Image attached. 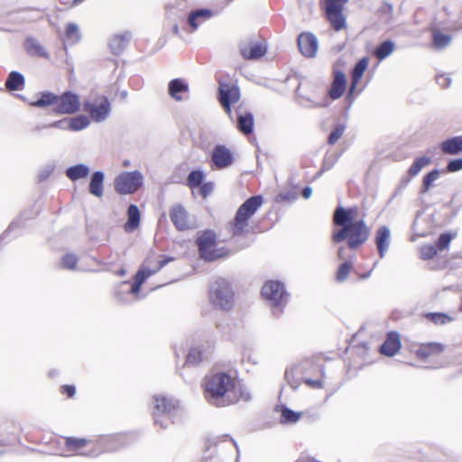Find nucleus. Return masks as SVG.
Here are the masks:
<instances>
[{
  "label": "nucleus",
  "mask_w": 462,
  "mask_h": 462,
  "mask_svg": "<svg viewBox=\"0 0 462 462\" xmlns=\"http://www.w3.org/2000/svg\"><path fill=\"white\" fill-rule=\"evenodd\" d=\"M207 402L216 407H226L238 402L236 381L226 372L207 375L203 382Z\"/></svg>",
  "instance_id": "f257e3e1"
},
{
  "label": "nucleus",
  "mask_w": 462,
  "mask_h": 462,
  "mask_svg": "<svg viewBox=\"0 0 462 462\" xmlns=\"http://www.w3.org/2000/svg\"><path fill=\"white\" fill-rule=\"evenodd\" d=\"M263 204L261 195L252 196L247 199L236 210L235 218L230 224L229 229L233 236L245 235L248 230V220Z\"/></svg>",
  "instance_id": "f03ea898"
},
{
  "label": "nucleus",
  "mask_w": 462,
  "mask_h": 462,
  "mask_svg": "<svg viewBox=\"0 0 462 462\" xmlns=\"http://www.w3.org/2000/svg\"><path fill=\"white\" fill-rule=\"evenodd\" d=\"M234 291L228 281L217 278L209 288V299L212 304L222 310H228L234 305Z\"/></svg>",
  "instance_id": "7ed1b4c3"
},
{
  "label": "nucleus",
  "mask_w": 462,
  "mask_h": 462,
  "mask_svg": "<svg viewBox=\"0 0 462 462\" xmlns=\"http://www.w3.org/2000/svg\"><path fill=\"white\" fill-rule=\"evenodd\" d=\"M356 208H345L338 205L333 213V224L339 226L340 229L332 233V241L339 244L346 239L348 227L355 224Z\"/></svg>",
  "instance_id": "20e7f679"
},
{
  "label": "nucleus",
  "mask_w": 462,
  "mask_h": 462,
  "mask_svg": "<svg viewBox=\"0 0 462 462\" xmlns=\"http://www.w3.org/2000/svg\"><path fill=\"white\" fill-rule=\"evenodd\" d=\"M179 402L173 398H168L162 394L153 396V416L154 423L160 425L161 428L166 429L171 422Z\"/></svg>",
  "instance_id": "39448f33"
},
{
  "label": "nucleus",
  "mask_w": 462,
  "mask_h": 462,
  "mask_svg": "<svg viewBox=\"0 0 462 462\" xmlns=\"http://www.w3.org/2000/svg\"><path fill=\"white\" fill-rule=\"evenodd\" d=\"M223 441H230L229 453L221 443L210 445L205 451L204 462H237L238 447L237 443L228 435L221 437Z\"/></svg>",
  "instance_id": "423d86ee"
},
{
  "label": "nucleus",
  "mask_w": 462,
  "mask_h": 462,
  "mask_svg": "<svg viewBox=\"0 0 462 462\" xmlns=\"http://www.w3.org/2000/svg\"><path fill=\"white\" fill-rule=\"evenodd\" d=\"M217 235L213 230L202 232L196 239L199 256L207 262H212L226 254L224 248L216 249Z\"/></svg>",
  "instance_id": "0eeeda50"
},
{
  "label": "nucleus",
  "mask_w": 462,
  "mask_h": 462,
  "mask_svg": "<svg viewBox=\"0 0 462 462\" xmlns=\"http://www.w3.org/2000/svg\"><path fill=\"white\" fill-rule=\"evenodd\" d=\"M261 293L263 298L279 312H281L279 308L285 305L289 297L284 284L280 281L273 280L267 281L263 284Z\"/></svg>",
  "instance_id": "6e6552de"
},
{
  "label": "nucleus",
  "mask_w": 462,
  "mask_h": 462,
  "mask_svg": "<svg viewBox=\"0 0 462 462\" xmlns=\"http://www.w3.org/2000/svg\"><path fill=\"white\" fill-rule=\"evenodd\" d=\"M143 183V176L139 171H125L115 179V189L118 194L126 195L136 192Z\"/></svg>",
  "instance_id": "1a4fd4ad"
},
{
  "label": "nucleus",
  "mask_w": 462,
  "mask_h": 462,
  "mask_svg": "<svg viewBox=\"0 0 462 462\" xmlns=\"http://www.w3.org/2000/svg\"><path fill=\"white\" fill-rule=\"evenodd\" d=\"M240 99V89L238 86L223 80H218L217 101L223 107L226 114L232 119V105Z\"/></svg>",
  "instance_id": "9d476101"
},
{
  "label": "nucleus",
  "mask_w": 462,
  "mask_h": 462,
  "mask_svg": "<svg viewBox=\"0 0 462 462\" xmlns=\"http://www.w3.org/2000/svg\"><path fill=\"white\" fill-rule=\"evenodd\" d=\"M349 0H324L325 14L332 28L339 32L346 27V17L343 14L345 4Z\"/></svg>",
  "instance_id": "9b49d317"
},
{
  "label": "nucleus",
  "mask_w": 462,
  "mask_h": 462,
  "mask_svg": "<svg viewBox=\"0 0 462 462\" xmlns=\"http://www.w3.org/2000/svg\"><path fill=\"white\" fill-rule=\"evenodd\" d=\"M370 236V229L364 219L356 220L350 227H348L346 239L347 245L350 249L356 250L364 245Z\"/></svg>",
  "instance_id": "f8f14e48"
},
{
  "label": "nucleus",
  "mask_w": 462,
  "mask_h": 462,
  "mask_svg": "<svg viewBox=\"0 0 462 462\" xmlns=\"http://www.w3.org/2000/svg\"><path fill=\"white\" fill-rule=\"evenodd\" d=\"M79 109L80 100L79 95L72 91H65L60 96H58L53 112L56 115H72Z\"/></svg>",
  "instance_id": "ddd939ff"
},
{
  "label": "nucleus",
  "mask_w": 462,
  "mask_h": 462,
  "mask_svg": "<svg viewBox=\"0 0 462 462\" xmlns=\"http://www.w3.org/2000/svg\"><path fill=\"white\" fill-rule=\"evenodd\" d=\"M267 49L265 42H256L253 38L243 40L239 43L240 54L247 60H254L263 57Z\"/></svg>",
  "instance_id": "4468645a"
},
{
  "label": "nucleus",
  "mask_w": 462,
  "mask_h": 462,
  "mask_svg": "<svg viewBox=\"0 0 462 462\" xmlns=\"http://www.w3.org/2000/svg\"><path fill=\"white\" fill-rule=\"evenodd\" d=\"M297 44L301 55L306 58H314L317 55L319 41L316 35L310 32L300 33L297 39Z\"/></svg>",
  "instance_id": "2eb2a0df"
},
{
  "label": "nucleus",
  "mask_w": 462,
  "mask_h": 462,
  "mask_svg": "<svg viewBox=\"0 0 462 462\" xmlns=\"http://www.w3.org/2000/svg\"><path fill=\"white\" fill-rule=\"evenodd\" d=\"M84 110L88 112L94 122L105 121L110 114L111 105L106 97H103L100 104L96 105L90 101L83 104Z\"/></svg>",
  "instance_id": "dca6fc26"
},
{
  "label": "nucleus",
  "mask_w": 462,
  "mask_h": 462,
  "mask_svg": "<svg viewBox=\"0 0 462 462\" xmlns=\"http://www.w3.org/2000/svg\"><path fill=\"white\" fill-rule=\"evenodd\" d=\"M174 260L173 257L168 256L162 260H160L157 265L152 269L150 268L151 258L147 257L143 263L141 265L140 269L136 273L134 276V282L143 284V282L152 274H155L158 271L167 265L169 263Z\"/></svg>",
  "instance_id": "f3484780"
},
{
  "label": "nucleus",
  "mask_w": 462,
  "mask_h": 462,
  "mask_svg": "<svg viewBox=\"0 0 462 462\" xmlns=\"http://www.w3.org/2000/svg\"><path fill=\"white\" fill-rule=\"evenodd\" d=\"M170 219L178 231L191 228L189 221V213L181 204H175L170 208Z\"/></svg>",
  "instance_id": "a211bd4d"
},
{
  "label": "nucleus",
  "mask_w": 462,
  "mask_h": 462,
  "mask_svg": "<svg viewBox=\"0 0 462 462\" xmlns=\"http://www.w3.org/2000/svg\"><path fill=\"white\" fill-rule=\"evenodd\" d=\"M211 159L217 169H226L231 166L235 161L231 150L223 144H217L214 147Z\"/></svg>",
  "instance_id": "6ab92c4d"
},
{
  "label": "nucleus",
  "mask_w": 462,
  "mask_h": 462,
  "mask_svg": "<svg viewBox=\"0 0 462 462\" xmlns=\"http://www.w3.org/2000/svg\"><path fill=\"white\" fill-rule=\"evenodd\" d=\"M369 63V59L367 57H364L359 60L353 68L351 73V84L347 92L346 98L350 101H353L354 97L356 95V90L358 83L360 82L365 70L367 69Z\"/></svg>",
  "instance_id": "aec40b11"
},
{
  "label": "nucleus",
  "mask_w": 462,
  "mask_h": 462,
  "mask_svg": "<svg viewBox=\"0 0 462 462\" xmlns=\"http://www.w3.org/2000/svg\"><path fill=\"white\" fill-rule=\"evenodd\" d=\"M123 435L108 436L101 438L97 440V448L99 451L91 450L88 454L90 457H97L102 452H113L123 447Z\"/></svg>",
  "instance_id": "412c9836"
},
{
  "label": "nucleus",
  "mask_w": 462,
  "mask_h": 462,
  "mask_svg": "<svg viewBox=\"0 0 462 462\" xmlns=\"http://www.w3.org/2000/svg\"><path fill=\"white\" fill-rule=\"evenodd\" d=\"M189 90V83L186 79L176 78L168 83V94L175 101L184 100L183 95Z\"/></svg>",
  "instance_id": "4be33fe9"
},
{
  "label": "nucleus",
  "mask_w": 462,
  "mask_h": 462,
  "mask_svg": "<svg viewBox=\"0 0 462 462\" xmlns=\"http://www.w3.org/2000/svg\"><path fill=\"white\" fill-rule=\"evenodd\" d=\"M374 243L380 258H383L391 244V230L387 226H382L376 230Z\"/></svg>",
  "instance_id": "5701e85b"
},
{
  "label": "nucleus",
  "mask_w": 462,
  "mask_h": 462,
  "mask_svg": "<svg viewBox=\"0 0 462 462\" xmlns=\"http://www.w3.org/2000/svg\"><path fill=\"white\" fill-rule=\"evenodd\" d=\"M346 78L343 71L334 70V78L328 90L329 97L336 100L341 97L346 90Z\"/></svg>",
  "instance_id": "b1692460"
},
{
  "label": "nucleus",
  "mask_w": 462,
  "mask_h": 462,
  "mask_svg": "<svg viewBox=\"0 0 462 462\" xmlns=\"http://www.w3.org/2000/svg\"><path fill=\"white\" fill-rule=\"evenodd\" d=\"M401 348V339L398 332H389L385 341L380 346L381 354L393 356Z\"/></svg>",
  "instance_id": "393cba45"
},
{
  "label": "nucleus",
  "mask_w": 462,
  "mask_h": 462,
  "mask_svg": "<svg viewBox=\"0 0 462 462\" xmlns=\"http://www.w3.org/2000/svg\"><path fill=\"white\" fill-rule=\"evenodd\" d=\"M132 39V33L129 31H125L119 34L115 35L109 42V47L114 55H120L127 48Z\"/></svg>",
  "instance_id": "a878e982"
},
{
  "label": "nucleus",
  "mask_w": 462,
  "mask_h": 462,
  "mask_svg": "<svg viewBox=\"0 0 462 462\" xmlns=\"http://www.w3.org/2000/svg\"><path fill=\"white\" fill-rule=\"evenodd\" d=\"M213 16V13L210 9L208 8H199L191 11L188 17L187 23L192 31H196L200 23L210 19Z\"/></svg>",
  "instance_id": "bb28decb"
},
{
  "label": "nucleus",
  "mask_w": 462,
  "mask_h": 462,
  "mask_svg": "<svg viewBox=\"0 0 462 462\" xmlns=\"http://www.w3.org/2000/svg\"><path fill=\"white\" fill-rule=\"evenodd\" d=\"M105 174L102 171H96L90 176L88 191L91 195L101 198L104 194Z\"/></svg>",
  "instance_id": "cd10ccee"
},
{
  "label": "nucleus",
  "mask_w": 462,
  "mask_h": 462,
  "mask_svg": "<svg viewBox=\"0 0 462 462\" xmlns=\"http://www.w3.org/2000/svg\"><path fill=\"white\" fill-rule=\"evenodd\" d=\"M444 154L457 155L462 152V136H454L440 143Z\"/></svg>",
  "instance_id": "c85d7f7f"
},
{
  "label": "nucleus",
  "mask_w": 462,
  "mask_h": 462,
  "mask_svg": "<svg viewBox=\"0 0 462 462\" xmlns=\"http://www.w3.org/2000/svg\"><path fill=\"white\" fill-rule=\"evenodd\" d=\"M24 47L28 54L31 56L49 59V53L35 38L28 37L25 40Z\"/></svg>",
  "instance_id": "c756f323"
},
{
  "label": "nucleus",
  "mask_w": 462,
  "mask_h": 462,
  "mask_svg": "<svg viewBox=\"0 0 462 462\" xmlns=\"http://www.w3.org/2000/svg\"><path fill=\"white\" fill-rule=\"evenodd\" d=\"M90 172V169L84 163L72 165L66 169L65 174L68 179L72 181L87 178Z\"/></svg>",
  "instance_id": "7c9ffc66"
},
{
  "label": "nucleus",
  "mask_w": 462,
  "mask_h": 462,
  "mask_svg": "<svg viewBox=\"0 0 462 462\" xmlns=\"http://www.w3.org/2000/svg\"><path fill=\"white\" fill-rule=\"evenodd\" d=\"M140 225V210L134 204H130L127 208V221L125 224V230L132 232Z\"/></svg>",
  "instance_id": "2f4dec72"
},
{
  "label": "nucleus",
  "mask_w": 462,
  "mask_h": 462,
  "mask_svg": "<svg viewBox=\"0 0 462 462\" xmlns=\"http://www.w3.org/2000/svg\"><path fill=\"white\" fill-rule=\"evenodd\" d=\"M5 85L9 91L22 90L25 85V79L22 73L14 70L8 74Z\"/></svg>",
  "instance_id": "473e14b6"
},
{
  "label": "nucleus",
  "mask_w": 462,
  "mask_h": 462,
  "mask_svg": "<svg viewBox=\"0 0 462 462\" xmlns=\"http://www.w3.org/2000/svg\"><path fill=\"white\" fill-rule=\"evenodd\" d=\"M276 411L281 413L280 423L293 424L299 421L301 412L295 411L285 405L276 406Z\"/></svg>",
  "instance_id": "72a5a7b5"
},
{
  "label": "nucleus",
  "mask_w": 462,
  "mask_h": 462,
  "mask_svg": "<svg viewBox=\"0 0 462 462\" xmlns=\"http://www.w3.org/2000/svg\"><path fill=\"white\" fill-rule=\"evenodd\" d=\"M237 128L245 135L253 133L254 116L251 112L237 114Z\"/></svg>",
  "instance_id": "f704fd0d"
},
{
  "label": "nucleus",
  "mask_w": 462,
  "mask_h": 462,
  "mask_svg": "<svg viewBox=\"0 0 462 462\" xmlns=\"http://www.w3.org/2000/svg\"><path fill=\"white\" fill-rule=\"evenodd\" d=\"M395 49V43L392 40H386L381 42L374 50V56L380 61L389 57Z\"/></svg>",
  "instance_id": "c9c22d12"
},
{
  "label": "nucleus",
  "mask_w": 462,
  "mask_h": 462,
  "mask_svg": "<svg viewBox=\"0 0 462 462\" xmlns=\"http://www.w3.org/2000/svg\"><path fill=\"white\" fill-rule=\"evenodd\" d=\"M443 349V345L440 343L431 342L422 344L417 350V356L420 359H426L432 355L441 353Z\"/></svg>",
  "instance_id": "e433bc0d"
},
{
  "label": "nucleus",
  "mask_w": 462,
  "mask_h": 462,
  "mask_svg": "<svg viewBox=\"0 0 462 462\" xmlns=\"http://www.w3.org/2000/svg\"><path fill=\"white\" fill-rule=\"evenodd\" d=\"M58 95L50 92L44 91L40 93V97L36 101L31 103L32 106L44 108L52 105L56 106Z\"/></svg>",
  "instance_id": "4c0bfd02"
},
{
  "label": "nucleus",
  "mask_w": 462,
  "mask_h": 462,
  "mask_svg": "<svg viewBox=\"0 0 462 462\" xmlns=\"http://www.w3.org/2000/svg\"><path fill=\"white\" fill-rule=\"evenodd\" d=\"M452 37L435 29L432 31V43L436 50H443L451 42Z\"/></svg>",
  "instance_id": "58836bf2"
},
{
  "label": "nucleus",
  "mask_w": 462,
  "mask_h": 462,
  "mask_svg": "<svg viewBox=\"0 0 462 462\" xmlns=\"http://www.w3.org/2000/svg\"><path fill=\"white\" fill-rule=\"evenodd\" d=\"M431 162V158L430 156L424 155L416 158L411 167L408 169V175L410 177L417 176L420 171L428 166Z\"/></svg>",
  "instance_id": "ea45409f"
},
{
  "label": "nucleus",
  "mask_w": 462,
  "mask_h": 462,
  "mask_svg": "<svg viewBox=\"0 0 462 462\" xmlns=\"http://www.w3.org/2000/svg\"><path fill=\"white\" fill-rule=\"evenodd\" d=\"M90 124L87 116L79 115L69 119V128L70 131L78 132L86 129Z\"/></svg>",
  "instance_id": "a19ab883"
},
{
  "label": "nucleus",
  "mask_w": 462,
  "mask_h": 462,
  "mask_svg": "<svg viewBox=\"0 0 462 462\" xmlns=\"http://www.w3.org/2000/svg\"><path fill=\"white\" fill-rule=\"evenodd\" d=\"M88 442L89 440L84 438L68 437L65 439V448L67 451L77 452L86 447Z\"/></svg>",
  "instance_id": "79ce46f5"
},
{
  "label": "nucleus",
  "mask_w": 462,
  "mask_h": 462,
  "mask_svg": "<svg viewBox=\"0 0 462 462\" xmlns=\"http://www.w3.org/2000/svg\"><path fill=\"white\" fill-rule=\"evenodd\" d=\"M424 317L435 325H446L453 321V318L443 312H427Z\"/></svg>",
  "instance_id": "37998d69"
},
{
  "label": "nucleus",
  "mask_w": 462,
  "mask_h": 462,
  "mask_svg": "<svg viewBox=\"0 0 462 462\" xmlns=\"http://www.w3.org/2000/svg\"><path fill=\"white\" fill-rule=\"evenodd\" d=\"M439 175L440 171L438 169H433L426 175H424L422 179V184L420 187V193H427L432 187L433 182L439 177Z\"/></svg>",
  "instance_id": "c03bdc74"
},
{
  "label": "nucleus",
  "mask_w": 462,
  "mask_h": 462,
  "mask_svg": "<svg viewBox=\"0 0 462 462\" xmlns=\"http://www.w3.org/2000/svg\"><path fill=\"white\" fill-rule=\"evenodd\" d=\"M204 173L200 170L191 171L187 177V185L191 188L200 187L204 180Z\"/></svg>",
  "instance_id": "a18cd8bd"
},
{
  "label": "nucleus",
  "mask_w": 462,
  "mask_h": 462,
  "mask_svg": "<svg viewBox=\"0 0 462 462\" xmlns=\"http://www.w3.org/2000/svg\"><path fill=\"white\" fill-rule=\"evenodd\" d=\"M65 35L68 40L72 41L73 42H78L81 39V34L79 32V28L78 24L75 23H69L66 30Z\"/></svg>",
  "instance_id": "49530a36"
},
{
  "label": "nucleus",
  "mask_w": 462,
  "mask_h": 462,
  "mask_svg": "<svg viewBox=\"0 0 462 462\" xmlns=\"http://www.w3.org/2000/svg\"><path fill=\"white\" fill-rule=\"evenodd\" d=\"M420 258L422 260H430L438 254V249L433 245H423L420 248Z\"/></svg>",
  "instance_id": "de8ad7c7"
},
{
  "label": "nucleus",
  "mask_w": 462,
  "mask_h": 462,
  "mask_svg": "<svg viewBox=\"0 0 462 462\" xmlns=\"http://www.w3.org/2000/svg\"><path fill=\"white\" fill-rule=\"evenodd\" d=\"M351 268H352V263L347 261L341 263L337 272V275H336L337 281L339 282H345L348 277Z\"/></svg>",
  "instance_id": "09e8293b"
},
{
  "label": "nucleus",
  "mask_w": 462,
  "mask_h": 462,
  "mask_svg": "<svg viewBox=\"0 0 462 462\" xmlns=\"http://www.w3.org/2000/svg\"><path fill=\"white\" fill-rule=\"evenodd\" d=\"M345 129H346L345 125H343V124L336 125L328 135V143L329 144L336 143L339 140V138L343 135Z\"/></svg>",
  "instance_id": "8fccbe9b"
},
{
  "label": "nucleus",
  "mask_w": 462,
  "mask_h": 462,
  "mask_svg": "<svg viewBox=\"0 0 462 462\" xmlns=\"http://www.w3.org/2000/svg\"><path fill=\"white\" fill-rule=\"evenodd\" d=\"M202 361V352L199 347H192L190 348L187 359L186 364L187 365H198L199 362Z\"/></svg>",
  "instance_id": "3c124183"
},
{
  "label": "nucleus",
  "mask_w": 462,
  "mask_h": 462,
  "mask_svg": "<svg viewBox=\"0 0 462 462\" xmlns=\"http://www.w3.org/2000/svg\"><path fill=\"white\" fill-rule=\"evenodd\" d=\"M79 258L74 254H66L61 258V264L63 268L69 269V270H74L78 264Z\"/></svg>",
  "instance_id": "603ef678"
},
{
  "label": "nucleus",
  "mask_w": 462,
  "mask_h": 462,
  "mask_svg": "<svg viewBox=\"0 0 462 462\" xmlns=\"http://www.w3.org/2000/svg\"><path fill=\"white\" fill-rule=\"evenodd\" d=\"M453 237L449 232L440 234L436 243L437 249L442 251L448 248Z\"/></svg>",
  "instance_id": "864d4df0"
},
{
  "label": "nucleus",
  "mask_w": 462,
  "mask_h": 462,
  "mask_svg": "<svg viewBox=\"0 0 462 462\" xmlns=\"http://www.w3.org/2000/svg\"><path fill=\"white\" fill-rule=\"evenodd\" d=\"M25 216V213H23L20 217V218H18L17 220H14L11 223V225L9 226V227L7 228V230L0 236V244L7 238V236H9V234L15 228H20L22 227L23 224L21 222L20 219L22 218H24V219H29L31 218V216Z\"/></svg>",
  "instance_id": "5fc2aeb1"
},
{
  "label": "nucleus",
  "mask_w": 462,
  "mask_h": 462,
  "mask_svg": "<svg viewBox=\"0 0 462 462\" xmlns=\"http://www.w3.org/2000/svg\"><path fill=\"white\" fill-rule=\"evenodd\" d=\"M447 171L456 172L462 170V158L450 160L446 167Z\"/></svg>",
  "instance_id": "6e6d98bb"
},
{
  "label": "nucleus",
  "mask_w": 462,
  "mask_h": 462,
  "mask_svg": "<svg viewBox=\"0 0 462 462\" xmlns=\"http://www.w3.org/2000/svg\"><path fill=\"white\" fill-rule=\"evenodd\" d=\"M69 119L67 118L51 122L47 125L49 128H57L60 130H69Z\"/></svg>",
  "instance_id": "4d7b16f0"
},
{
  "label": "nucleus",
  "mask_w": 462,
  "mask_h": 462,
  "mask_svg": "<svg viewBox=\"0 0 462 462\" xmlns=\"http://www.w3.org/2000/svg\"><path fill=\"white\" fill-rule=\"evenodd\" d=\"M336 162H337L336 156H334V155L326 156L323 161V164H322L321 171H320L319 174L323 171H328L329 169H331L334 166V164L336 163Z\"/></svg>",
  "instance_id": "13d9d810"
},
{
  "label": "nucleus",
  "mask_w": 462,
  "mask_h": 462,
  "mask_svg": "<svg viewBox=\"0 0 462 462\" xmlns=\"http://www.w3.org/2000/svg\"><path fill=\"white\" fill-rule=\"evenodd\" d=\"M437 83L442 88H448L451 85V78L448 75H438L436 78Z\"/></svg>",
  "instance_id": "bf43d9fd"
},
{
  "label": "nucleus",
  "mask_w": 462,
  "mask_h": 462,
  "mask_svg": "<svg viewBox=\"0 0 462 462\" xmlns=\"http://www.w3.org/2000/svg\"><path fill=\"white\" fill-rule=\"evenodd\" d=\"M236 393H237L238 401L240 399H242L244 401L251 400V394H250L249 391L245 387H244L240 384L238 385L237 383H236Z\"/></svg>",
  "instance_id": "052dcab7"
},
{
  "label": "nucleus",
  "mask_w": 462,
  "mask_h": 462,
  "mask_svg": "<svg viewBox=\"0 0 462 462\" xmlns=\"http://www.w3.org/2000/svg\"><path fill=\"white\" fill-rule=\"evenodd\" d=\"M214 189L213 182H205L200 186V195L203 198H207Z\"/></svg>",
  "instance_id": "680f3d73"
},
{
  "label": "nucleus",
  "mask_w": 462,
  "mask_h": 462,
  "mask_svg": "<svg viewBox=\"0 0 462 462\" xmlns=\"http://www.w3.org/2000/svg\"><path fill=\"white\" fill-rule=\"evenodd\" d=\"M184 5H185V1H183V0L177 1L174 5H168V7H167L168 15L170 16V15L175 14V11L182 8Z\"/></svg>",
  "instance_id": "e2e57ef3"
},
{
  "label": "nucleus",
  "mask_w": 462,
  "mask_h": 462,
  "mask_svg": "<svg viewBox=\"0 0 462 462\" xmlns=\"http://www.w3.org/2000/svg\"><path fill=\"white\" fill-rule=\"evenodd\" d=\"M296 199L295 195L291 192V191H287V192H282L280 193L278 196H277V201H292Z\"/></svg>",
  "instance_id": "0e129e2a"
},
{
  "label": "nucleus",
  "mask_w": 462,
  "mask_h": 462,
  "mask_svg": "<svg viewBox=\"0 0 462 462\" xmlns=\"http://www.w3.org/2000/svg\"><path fill=\"white\" fill-rule=\"evenodd\" d=\"M304 382L307 385H309L310 387L314 388V389H321L324 386L323 382L319 379L314 380V379L307 378V379H305Z\"/></svg>",
  "instance_id": "69168bd1"
},
{
  "label": "nucleus",
  "mask_w": 462,
  "mask_h": 462,
  "mask_svg": "<svg viewBox=\"0 0 462 462\" xmlns=\"http://www.w3.org/2000/svg\"><path fill=\"white\" fill-rule=\"evenodd\" d=\"M411 178V177H410L409 175L402 178L400 185L397 188L396 191L394 192L393 197L398 195L402 191V189H404L410 183Z\"/></svg>",
  "instance_id": "338daca9"
},
{
  "label": "nucleus",
  "mask_w": 462,
  "mask_h": 462,
  "mask_svg": "<svg viewBox=\"0 0 462 462\" xmlns=\"http://www.w3.org/2000/svg\"><path fill=\"white\" fill-rule=\"evenodd\" d=\"M61 392L68 397H73L76 393V388L74 385L65 384L61 387Z\"/></svg>",
  "instance_id": "774afa93"
}]
</instances>
